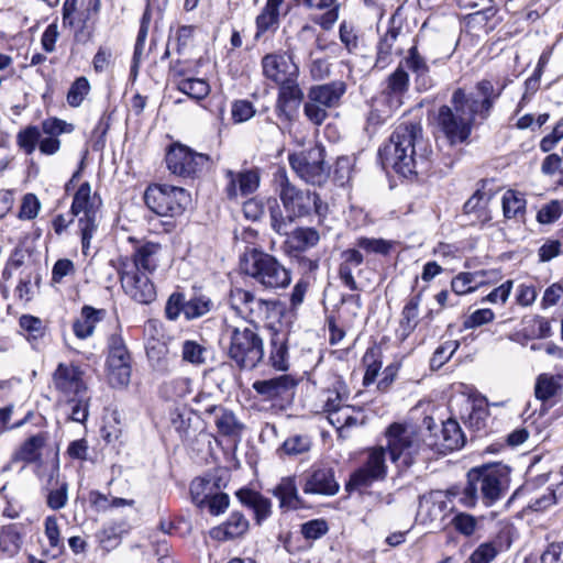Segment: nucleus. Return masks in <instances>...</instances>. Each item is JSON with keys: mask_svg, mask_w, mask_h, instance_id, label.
<instances>
[{"mask_svg": "<svg viewBox=\"0 0 563 563\" xmlns=\"http://www.w3.org/2000/svg\"><path fill=\"white\" fill-rule=\"evenodd\" d=\"M242 272L265 289L286 288L291 282L290 272L274 256L253 249L241 258Z\"/></svg>", "mask_w": 563, "mask_h": 563, "instance_id": "39448f33", "label": "nucleus"}, {"mask_svg": "<svg viewBox=\"0 0 563 563\" xmlns=\"http://www.w3.org/2000/svg\"><path fill=\"white\" fill-rule=\"evenodd\" d=\"M260 186V178H231L229 195L244 197L253 194Z\"/></svg>", "mask_w": 563, "mask_h": 563, "instance_id": "0e129e2a", "label": "nucleus"}, {"mask_svg": "<svg viewBox=\"0 0 563 563\" xmlns=\"http://www.w3.org/2000/svg\"><path fill=\"white\" fill-rule=\"evenodd\" d=\"M42 135V128L29 125L20 130L16 134V144L26 155H31L36 150Z\"/></svg>", "mask_w": 563, "mask_h": 563, "instance_id": "09e8293b", "label": "nucleus"}, {"mask_svg": "<svg viewBox=\"0 0 563 563\" xmlns=\"http://www.w3.org/2000/svg\"><path fill=\"white\" fill-rule=\"evenodd\" d=\"M229 305L236 316L255 324L269 322L280 313L277 301L256 297L243 288L231 289Z\"/></svg>", "mask_w": 563, "mask_h": 563, "instance_id": "423d86ee", "label": "nucleus"}, {"mask_svg": "<svg viewBox=\"0 0 563 563\" xmlns=\"http://www.w3.org/2000/svg\"><path fill=\"white\" fill-rule=\"evenodd\" d=\"M384 435L385 450L399 468L411 466L427 446L417 428L410 422H393L386 428Z\"/></svg>", "mask_w": 563, "mask_h": 563, "instance_id": "20e7f679", "label": "nucleus"}, {"mask_svg": "<svg viewBox=\"0 0 563 563\" xmlns=\"http://www.w3.org/2000/svg\"><path fill=\"white\" fill-rule=\"evenodd\" d=\"M45 437L36 434L29 438L13 455L12 460L2 467V472H8L12 468L13 464L19 461L34 462L40 456V450L44 445Z\"/></svg>", "mask_w": 563, "mask_h": 563, "instance_id": "37998d69", "label": "nucleus"}, {"mask_svg": "<svg viewBox=\"0 0 563 563\" xmlns=\"http://www.w3.org/2000/svg\"><path fill=\"white\" fill-rule=\"evenodd\" d=\"M298 382L291 375H279L269 379L256 380L253 389L264 400L285 399L292 396Z\"/></svg>", "mask_w": 563, "mask_h": 563, "instance_id": "6ab92c4d", "label": "nucleus"}, {"mask_svg": "<svg viewBox=\"0 0 563 563\" xmlns=\"http://www.w3.org/2000/svg\"><path fill=\"white\" fill-rule=\"evenodd\" d=\"M493 276L494 279L497 278V273L494 271H478L473 273H460L456 275L451 282V289L456 295H465L474 291L477 287L485 284L486 280L484 277Z\"/></svg>", "mask_w": 563, "mask_h": 563, "instance_id": "72a5a7b5", "label": "nucleus"}, {"mask_svg": "<svg viewBox=\"0 0 563 563\" xmlns=\"http://www.w3.org/2000/svg\"><path fill=\"white\" fill-rule=\"evenodd\" d=\"M423 143L422 128L418 122L399 123L391 135L389 143L379 150V158L384 169L388 168L399 176L413 173L416 146ZM417 175V173L415 172Z\"/></svg>", "mask_w": 563, "mask_h": 563, "instance_id": "f257e3e1", "label": "nucleus"}, {"mask_svg": "<svg viewBox=\"0 0 563 563\" xmlns=\"http://www.w3.org/2000/svg\"><path fill=\"white\" fill-rule=\"evenodd\" d=\"M166 164L174 176H194L210 172L209 156L195 153L184 145H173L166 154Z\"/></svg>", "mask_w": 563, "mask_h": 563, "instance_id": "f8f14e48", "label": "nucleus"}, {"mask_svg": "<svg viewBox=\"0 0 563 563\" xmlns=\"http://www.w3.org/2000/svg\"><path fill=\"white\" fill-rule=\"evenodd\" d=\"M500 552V543L487 541L481 543L468 556L467 563H492Z\"/></svg>", "mask_w": 563, "mask_h": 563, "instance_id": "864d4df0", "label": "nucleus"}, {"mask_svg": "<svg viewBox=\"0 0 563 563\" xmlns=\"http://www.w3.org/2000/svg\"><path fill=\"white\" fill-rule=\"evenodd\" d=\"M207 354L206 346L195 340H186L181 344V358L184 362L199 366L206 363Z\"/></svg>", "mask_w": 563, "mask_h": 563, "instance_id": "8fccbe9b", "label": "nucleus"}, {"mask_svg": "<svg viewBox=\"0 0 563 563\" xmlns=\"http://www.w3.org/2000/svg\"><path fill=\"white\" fill-rule=\"evenodd\" d=\"M144 199L148 208L162 217L180 214L191 200L186 189L168 184L148 186Z\"/></svg>", "mask_w": 563, "mask_h": 563, "instance_id": "6e6552de", "label": "nucleus"}, {"mask_svg": "<svg viewBox=\"0 0 563 563\" xmlns=\"http://www.w3.org/2000/svg\"><path fill=\"white\" fill-rule=\"evenodd\" d=\"M269 358L275 369L286 371L288 368V347L284 338H279L278 335L273 338Z\"/></svg>", "mask_w": 563, "mask_h": 563, "instance_id": "4d7b16f0", "label": "nucleus"}, {"mask_svg": "<svg viewBox=\"0 0 563 563\" xmlns=\"http://www.w3.org/2000/svg\"><path fill=\"white\" fill-rule=\"evenodd\" d=\"M285 246L291 252H305L316 246L320 240L319 232L313 228H297L287 231Z\"/></svg>", "mask_w": 563, "mask_h": 563, "instance_id": "473e14b6", "label": "nucleus"}, {"mask_svg": "<svg viewBox=\"0 0 563 563\" xmlns=\"http://www.w3.org/2000/svg\"><path fill=\"white\" fill-rule=\"evenodd\" d=\"M399 35L397 27H389L387 32L380 37L377 44L376 60L374 67L377 69H385L391 63L393 47Z\"/></svg>", "mask_w": 563, "mask_h": 563, "instance_id": "c03bdc74", "label": "nucleus"}, {"mask_svg": "<svg viewBox=\"0 0 563 563\" xmlns=\"http://www.w3.org/2000/svg\"><path fill=\"white\" fill-rule=\"evenodd\" d=\"M562 213V203L559 200H552L540 208L537 214V220L541 224H551L559 220Z\"/></svg>", "mask_w": 563, "mask_h": 563, "instance_id": "338daca9", "label": "nucleus"}, {"mask_svg": "<svg viewBox=\"0 0 563 563\" xmlns=\"http://www.w3.org/2000/svg\"><path fill=\"white\" fill-rule=\"evenodd\" d=\"M526 199L523 195L515 190H507L503 196V211L508 219L515 218L525 212Z\"/></svg>", "mask_w": 563, "mask_h": 563, "instance_id": "603ef678", "label": "nucleus"}, {"mask_svg": "<svg viewBox=\"0 0 563 563\" xmlns=\"http://www.w3.org/2000/svg\"><path fill=\"white\" fill-rule=\"evenodd\" d=\"M121 286L126 296L142 305H150L156 299L157 292L154 283L148 274L132 272L131 269H120Z\"/></svg>", "mask_w": 563, "mask_h": 563, "instance_id": "2eb2a0df", "label": "nucleus"}, {"mask_svg": "<svg viewBox=\"0 0 563 563\" xmlns=\"http://www.w3.org/2000/svg\"><path fill=\"white\" fill-rule=\"evenodd\" d=\"M384 446L372 449L366 462L351 475L346 489H361L371 486L376 481L384 479L387 473Z\"/></svg>", "mask_w": 563, "mask_h": 563, "instance_id": "ddd939ff", "label": "nucleus"}, {"mask_svg": "<svg viewBox=\"0 0 563 563\" xmlns=\"http://www.w3.org/2000/svg\"><path fill=\"white\" fill-rule=\"evenodd\" d=\"M285 0H266V3L255 18V38L258 40L266 32H276L280 25L282 8Z\"/></svg>", "mask_w": 563, "mask_h": 563, "instance_id": "bb28decb", "label": "nucleus"}, {"mask_svg": "<svg viewBox=\"0 0 563 563\" xmlns=\"http://www.w3.org/2000/svg\"><path fill=\"white\" fill-rule=\"evenodd\" d=\"M421 302V295L418 294L411 297L404 306L399 321V335L401 340L407 339L417 328L419 321V306Z\"/></svg>", "mask_w": 563, "mask_h": 563, "instance_id": "e433bc0d", "label": "nucleus"}, {"mask_svg": "<svg viewBox=\"0 0 563 563\" xmlns=\"http://www.w3.org/2000/svg\"><path fill=\"white\" fill-rule=\"evenodd\" d=\"M385 86L382 90L380 98L389 103L391 108H400L402 104L404 96L409 89V75L399 65L386 79Z\"/></svg>", "mask_w": 563, "mask_h": 563, "instance_id": "b1692460", "label": "nucleus"}, {"mask_svg": "<svg viewBox=\"0 0 563 563\" xmlns=\"http://www.w3.org/2000/svg\"><path fill=\"white\" fill-rule=\"evenodd\" d=\"M52 384L58 401L71 407L70 419L84 423L90 406L85 371L74 363H59L52 374Z\"/></svg>", "mask_w": 563, "mask_h": 563, "instance_id": "f03ea898", "label": "nucleus"}, {"mask_svg": "<svg viewBox=\"0 0 563 563\" xmlns=\"http://www.w3.org/2000/svg\"><path fill=\"white\" fill-rule=\"evenodd\" d=\"M104 310H98L90 306H84L80 317L75 320L73 330L78 339H87L92 335L96 324L103 318Z\"/></svg>", "mask_w": 563, "mask_h": 563, "instance_id": "f704fd0d", "label": "nucleus"}, {"mask_svg": "<svg viewBox=\"0 0 563 563\" xmlns=\"http://www.w3.org/2000/svg\"><path fill=\"white\" fill-rule=\"evenodd\" d=\"M562 375L540 374L536 379L534 396L543 404L556 397L563 387Z\"/></svg>", "mask_w": 563, "mask_h": 563, "instance_id": "4c0bfd02", "label": "nucleus"}, {"mask_svg": "<svg viewBox=\"0 0 563 563\" xmlns=\"http://www.w3.org/2000/svg\"><path fill=\"white\" fill-rule=\"evenodd\" d=\"M175 87L191 99L201 100L210 92L209 84L200 78H176Z\"/></svg>", "mask_w": 563, "mask_h": 563, "instance_id": "de8ad7c7", "label": "nucleus"}, {"mask_svg": "<svg viewBox=\"0 0 563 563\" xmlns=\"http://www.w3.org/2000/svg\"><path fill=\"white\" fill-rule=\"evenodd\" d=\"M205 412L214 415L217 430L224 437H238L244 428L243 423L238 420L235 415L225 408L210 406L206 408Z\"/></svg>", "mask_w": 563, "mask_h": 563, "instance_id": "2f4dec72", "label": "nucleus"}, {"mask_svg": "<svg viewBox=\"0 0 563 563\" xmlns=\"http://www.w3.org/2000/svg\"><path fill=\"white\" fill-rule=\"evenodd\" d=\"M45 536L48 540L49 547L56 550L58 554L64 551V543L60 538V530L57 523V519L54 516H48L45 519Z\"/></svg>", "mask_w": 563, "mask_h": 563, "instance_id": "69168bd1", "label": "nucleus"}, {"mask_svg": "<svg viewBox=\"0 0 563 563\" xmlns=\"http://www.w3.org/2000/svg\"><path fill=\"white\" fill-rule=\"evenodd\" d=\"M471 411L466 417H463L464 423L474 431H482L487 426L489 416L488 404L485 398L477 397L467 399Z\"/></svg>", "mask_w": 563, "mask_h": 563, "instance_id": "ea45409f", "label": "nucleus"}, {"mask_svg": "<svg viewBox=\"0 0 563 563\" xmlns=\"http://www.w3.org/2000/svg\"><path fill=\"white\" fill-rule=\"evenodd\" d=\"M475 88L477 97L474 93H466V99L479 113V121H485L490 115L495 101L501 95V89L496 90L488 79L478 81Z\"/></svg>", "mask_w": 563, "mask_h": 563, "instance_id": "393cba45", "label": "nucleus"}, {"mask_svg": "<svg viewBox=\"0 0 563 563\" xmlns=\"http://www.w3.org/2000/svg\"><path fill=\"white\" fill-rule=\"evenodd\" d=\"M280 199L288 213L289 222L308 214L312 209L318 214H322L323 207L320 198L309 190L297 188L288 178H284L280 183Z\"/></svg>", "mask_w": 563, "mask_h": 563, "instance_id": "9b49d317", "label": "nucleus"}, {"mask_svg": "<svg viewBox=\"0 0 563 563\" xmlns=\"http://www.w3.org/2000/svg\"><path fill=\"white\" fill-rule=\"evenodd\" d=\"M467 477L475 479L484 505L489 507L508 492L510 470L500 464L488 465L470 471Z\"/></svg>", "mask_w": 563, "mask_h": 563, "instance_id": "9d476101", "label": "nucleus"}, {"mask_svg": "<svg viewBox=\"0 0 563 563\" xmlns=\"http://www.w3.org/2000/svg\"><path fill=\"white\" fill-rule=\"evenodd\" d=\"M74 125L58 118H48L42 121V133L46 135L40 139L38 148L44 155H54L60 148L58 136L64 133H71Z\"/></svg>", "mask_w": 563, "mask_h": 563, "instance_id": "5701e85b", "label": "nucleus"}, {"mask_svg": "<svg viewBox=\"0 0 563 563\" xmlns=\"http://www.w3.org/2000/svg\"><path fill=\"white\" fill-rule=\"evenodd\" d=\"M273 494L278 498L282 508L296 509L300 503L294 477L282 478Z\"/></svg>", "mask_w": 563, "mask_h": 563, "instance_id": "49530a36", "label": "nucleus"}, {"mask_svg": "<svg viewBox=\"0 0 563 563\" xmlns=\"http://www.w3.org/2000/svg\"><path fill=\"white\" fill-rule=\"evenodd\" d=\"M311 442L306 435H292L285 440L280 450L287 455H298L310 450Z\"/></svg>", "mask_w": 563, "mask_h": 563, "instance_id": "774afa93", "label": "nucleus"}, {"mask_svg": "<svg viewBox=\"0 0 563 563\" xmlns=\"http://www.w3.org/2000/svg\"><path fill=\"white\" fill-rule=\"evenodd\" d=\"M212 301L205 296H195L185 300V318L192 320L207 314L212 308Z\"/></svg>", "mask_w": 563, "mask_h": 563, "instance_id": "6e6d98bb", "label": "nucleus"}, {"mask_svg": "<svg viewBox=\"0 0 563 563\" xmlns=\"http://www.w3.org/2000/svg\"><path fill=\"white\" fill-rule=\"evenodd\" d=\"M229 356L242 369L255 368L264 357L262 338L250 328L233 329Z\"/></svg>", "mask_w": 563, "mask_h": 563, "instance_id": "1a4fd4ad", "label": "nucleus"}, {"mask_svg": "<svg viewBox=\"0 0 563 563\" xmlns=\"http://www.w3.org/2000/svg\"><path fill=\"white\" fill-rule=\"evenodd\" d=\"M100 207L99 195L91 191L88 183L81 184L74 196L71 213L78 217L84 253L89 249L90 240L98 227L97 219Z\"/></svg>", "mask_w": 563, "mask_h": 563, "instance_id": "0eeeda50", "label": "nucleus"}, {"mask_svg": "<svg viewBox=\"0 0 563 563\" xmlns=\"http://www.w3.org/2000/svg\"><path fill=\"white\" fill-rule=\"evenodd\" d=\"M404 63L406 67L415 75L418 85H421L424 89L432 86V81L429 77V65L426 58L419 53L417 46H412L408 51V55L405 57Z\"/></svg>", "mask_w": 563, "mask_h": 563, "instance_id": "c9c22d12", "label": "nucleus"}, {"mask_svg": "<svg viewBox=\"0 0 563 563\" xmlns=\"http://www.w3.org/2000/svg\"><path fill=\"white\" fill-rule=\"evenodd\" d=\"M341 256L343 262L339 268L340 278L350 290H357V284L352 274V267L360 266L363 263V255L356 249H349L343 251Z\"/></svg>", "mask_w": 563, "mask_h": 563, "instance_id": "79ce46f5", "label": "nucleus"}, {"mask_svg": "<svg viewBox=\"0 0 563 563\" xmlns=\"http://www.w3.org/2000/svg\"><path fill=\"white\" fill-rule=\"evenodd\" d=\"M298 5L308 10L325 11L313 19L323 30H331L339 19V4L336 0H294Z\"/></svg>", "mask_w": 563, "mask_h": 563, "instance_id": "c85d7f7f", "label": "nucleus"}, {"mask_svg": "<svg viewBox=\"0 0 563 563\" xmlns=\"http://www.w3.org/2000/svg\"><path fill=\"white\" fill-rule=\"evenodd\" d=\"M161 251V244L146 242L135 249L131 261L123 262L120 269L152 274L158 266Z\"/></svg>", "mask_w": 563, "mask_h": 563, "instance_id": "412c9836", "label": "nucleus"}, {"mask_svg": "<svg viewBox=\"0 0 563 563\" xmlns=\"http://www.w3.org/2000/svg\"><path fill=\"white\" fill-rule=\"evenodd\" d=\"M355 245L367 254L387 255L391 250V242L384 239L358 238Z\"/></svg>", "mask_w": 563, "mask_h": 563, "instance_id": "bf43d9fd", "label": "nucleus"}, {"mask_svg": "<svg viewBox=\"0 0 563 563\" xmlns=\"http://www.w3.org/2000/svg\"><path fill=\"white\" fill-rule=\"evenodd\" d=\"M451 494H455V490H434L422 496L420 498L418 510V518L420 521L428 526L441 522L453 509Z\"/></svg>", "mask_w": 563, "mask_h": 563, "instance_id": "4468645a", "label": "nucleus"}, {"mask_svg": "<svg viewBox=\"0 0 563 563\" xmlns=\"http://www.w3.org/2000/svg\"><path fill=\"white\" fill-rule=\"evenodd\" d=\"M482 122L479 113L467 102L466 92L462 88L454 90L451 106H441L437 115L438 128L451 145L465 142L473 128Z\"/></svg>", "mask_w": 563, "mask_h": 563, "instance_id": "7ed1b4c3", "label": "nucleus"}, {"mask_svg": "<svg viewBox=\"0 0 563 563\" xmlns=\"http://www.w3.org/2000/svg\"><path fill=\"white\" fill-rule=\"evenodd\" d=\"M397 109L398 108H391L383 98L374 100L366 117L365 130L368 133H374Z\"/></svg>", "mask_w": 563, "mask_h": 563, "instance_id": "a18cd8bd", "label": "nucleus"}, {"mask_svg": "<svg viewBox=\"0 0 563 563\" xmlns=\"http://www.w3.org/2000/svg\"><path fill=\"white\" fill-rule=\"evenodd\" d=\"M464 442L465 438L460 424L455 420L449 419L442 423L441 434L439 437L431 435L426 445L440 454H446L461 449Z\"/></svg>", "mask_w": 563, "mask_h": 563, "instance_id": "aec40b11", "label": "nucleus"}, {"mask_svg": "<svg viewBox=\"0 0 563 563\" xmlns=\"http://www.w3.org/2000/svg\"><path fill=\"white\" fill-rule=\"evenodd\" d=\"M305 494L332 496L339 492V484L331 468H312L305 475Z\"/></svg>", "mask_w": 563, "mask_h": 563, "instance_id": "4be33fe9", "label": "nucleus"}, {"mask_svg": "<svg viewBox=\"0 0 563 563\" xmlns=\"http://www.w3.org/2000/svg\"><path fill=\"white\" fill-rule=\"evenodd\" d=\"M451 489L455 490V494H451V498L457 497L459 503L466 508L475 507L478 498H481L479 490L474 478L467 477V484L462 489L457 487H452Z\"/></svg>", "mask_w": 563, "mask_h": 563, "instance_id": "13d9d810", "label": "nucleus"}, {"mask_svg": "<svg viewBox=\"0 0 563 563\" xmlns=\"http://www.w3.org/2000/svg\"><path fill=\"white\" fill-rule=\"evenodd\" d=\"M298 78L299 77H292L277 85L276 112L279 119L291 121L305 98Z\"/></svg>", "mask_w": 563, "mask_h": 563, "instance_id": "f3484780", "label": "nucleus"}, {"mask_svg": "<svg viewBox=\"0 0 563 563\" xmlns=\"http://www.w3.org/2000/svg\"><path fill=\"white\" fill-rule=\"evenodd\" d=\"M350 390L343 379L334 377L329 386L320 393L319 399L324 412L333 411L349 399Z\"/></svg>", "mask_w": 563, "mask_h": 563, "instance_id": "7c9ffc66", "label": "nucleus"}, {"mask_svg": "<svg viewBox=\"0 0 563 563\" xmlns=\"http://www.w3.org/2000/svg\"><path fill=\"white\" fill-rule=\"evenodd\" d=\"M236 496L243 505L253 509L257 523L271 515V501L261 494L251 489H240Z\"/></svg>", "mask_w": 563, "mask_h": 563, "instance_id": "58836bf2", "label": "nucleus"}, {"mask_svg": "<svg viewBox=\"0 0 563 563\" xmlns=\"http://www.w3.org/2000/svg\"><path fill=\"white\" fill-rule=\"evenodd\" d=\"M329 422L336 429L341 438L347 437L350 428L361 426L365 422V416L361 409L344 405L328 412Z\"/></svg>", "mask_w": 563, "mask_h": 563, "instance_id": "a878e982", "label": "nucleus"}, {"mask_svg": "<svg viewBox=\"0 0 563 563\" xmlns=\"http://www.w3.org/2000/svg\"><path fill=\"white\" fill-rule=\"evenodd\" d=\"M263 76L278 85L292 77H299V67L290 55L285 53H269L261 60Z\"/></svg>", "mask_w": 563, "mask_h": 563, "instance_id": "dca6fc26", "label": "nucleus"}, {"mask_svg": "<svg viewBox=\"0 0 563 563\" xmlns=\"http://www.w3.org/2000/svg\"><path fill=\"white\" fill-rule=\"evenodd\" d=\"M22 547V534L16 525L0 527V556L13 558Z\"/></svg>", "mask_w": 563, "mask_h": 563, "instance_id": "a19ab883", "label": "nucleus"}, {"mask_svg": "<svg viewBox=\"0 0 563 563\" xmlns=\"http://www.w3.org/2000/svg\"><path fill=\"white\" fill-rule=\"evenodd\" d=\"M162 393L168 399H183L191 393V380L187 377L175 378L163 385Z\"/></svg>", "mask_w": 563, "mask_h": 563, "instance_id": "5fc2aeb1", "label": "nucleus"}, {"mask_svg": "<svg viewBox=\"0 0 563 563\" xmlns=\"http://www.w3.org/2000/svg\"><path fill=\"white\" fill-rule=\"evenodd\" d=\"M363 363L366 366L363 383L365 386L373 384L382 368V362L377 360V350L369 349L363 356Z\"/></svg>", "mask_w": 563, "mask_h": 563, "instance_id": "e2e57ef3", "label": "nucleus"}, {"mask_svg": "<svg viewBox=\"0 0 563 563\" xmlns=\"http://www.w3.org/2000/svg\"><path fill=\"white\" fill-rule=\"evenodd\" d=\"M289 163L298 176H320L324 172V150L314 145L307 151L291 154Z\"/></svg>", "mask_w": 563, "mask_h": 563, "instance_id": "a211bd4d", "label": "nucleus"}, {"mask_svg": "<svg viewBox=\"0 0 563 563\" xmlns=\"http://www.w3.org/2000/svg\"><path fill=\"white\" fill-rule=\"evenodd\" d=\"M107 363L131 365V357L121 335L109 338V355Z\"/></svg>", "mask_w": 563, "mask_h": 563, "instance_id": "3c124183", "label": "nucleus"}, {"mask_svg": "<svg viewBox=\"0 0 563 563\" xmlns=\"http://www.w3.org/2000/svg\"><path fill=\"white\" fill-rule=\"evenodd\" d=\"M249 527L250 523L245 516L239 511H233L222 525L210 531V536L220 541L231 540L245 534Z\"/></svg>", "mask_w": 563, "mask_h": 563, "instance_id": "c756f323", "label": "nucleus"}, {"mask_svg": "<svg viewBox=\"0 0 563 563\" xmlns=\"http://www.w3.org/2000/svg\"><path fill=\"white\" fill-rule=\"evenodd\" d=\"M108 379L113 387H124L130 383L131 365L107 363Z\"/></svg>", "mask_w": 563, "mask_h": 563, "instance_id": "680f3d73", "label": "nucleus"}, {"mask_svg": "<svg viewBox=\"0 0 563 563\" xmlns=\"http://www.w3.org/2000/svg\"><path fill=\"white\" fill-rule=\"evenodd\" d=\"M346 91L344 81L335 80L323 85L312 86L308 92V99L317 101L323 107L333 108Z\"/></svg>", "mask_w": 563, "mask_h": 563, "instance_id": "cd10ccee", "label": "nucleus"}, {"mask_svg": "<svg viewBox=\"0 0 563 563\" xmlns=\"http://www.w3.org/2000/svg\"><path fill=\"white\" fill-rule=\"evenodd\" d=\"M90 91V84L84 76L76 78L67 92V102L70 107H79Z\"/></svg>", "mask_w": 563, "mask_h": 563, "instance_id": "052dcab7", "label": "nucleus"}]
</instances>
